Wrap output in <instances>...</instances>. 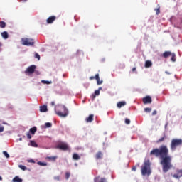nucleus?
Instances as JSON below:
<instances>
[{"label":"nucleus","instance_id":"49530a36","mask_svg":"<svg viewBox=\"0 0 182 182\" xmlns=\"http://www.w3.org/2000/svg\"><path fill=\"white\" fill-rule=\"evenodd\" d=\"M26 1H28V0H20V1H21V2H26Z\"/></svg>","mask_w":182,"mask_h":182},{"label":"nucleus","instance_id":"09e8293b","mask_svg":"<svg viewBox=\"0 0 182 182\" xmlns=\"http://www.w3.org/2000/svg\"><path fill=\"white\" fill-rule=\"evenodd\" d=\"M0 181H2V176H0Z\"/></svg>","mask_w":182,"mask_h":182},{"label":"nucleus","instance_id":"a18cd8bd","mask_svg":"<svg viewBox=\"0 0 182 182\" xmlns=\"http://www.w3.org/2000/svg\"><path fill=\"white\" fill-rule=\"evenodd\" d=\"M132 170H133V171H136V170H137V168H136V166H134V167L132 168Z\"/></svg>","mask_w":182,"mask_h":182},{"label":"nucleus","instance_id":"0eeeda50","mask_svg":"<svg viewBox=\"0 0 182 182\" xmlns=\"http://www.w3.org/2000/svg\"><path fill=\"white\" fill-rule=\"evenodd\" d=\"M35 69H36V65H32L26 69V70L25 71V73H28V75H32V73L35 72Z\"/></svg>","mask_w":182,"mask_h":182},{"label":"nucleus","instance_id":"5701e85b","mask_svg":"<svg viewBox=\"0 0 182 182\" xmlns=\"http://www.w3.org/2000/svg\"><path fill=\"white\" fill-rule=\"evenodd\" d=\"M36 127H33V128L30 129V133H31V134H35V133H36Z\"/></svg>","mask_w":182,"mask_h":182},{"label":"nucleus","instance_id":"72a5a7b5","mask_svg":"<svg viewBox=\"0 0 182 182\" xmlns=\"http://www.w3.org/2000/svg\"><path fill=\"white\" fill-rule=\"evenodd\" d=\"M144 112H146V113H150V112H151V108H145Z\"/></svg>","mask_w":182,"mask_h":182},{"label":"nucleus","instance_id":"6e6552de","mask_svg":"<svg viewBox=\"0 0 182 182\" xmlns=\"http://www.w3.org/2000/svg\"><path fill=\"white\" fill-rule=\"evenodd\" d=\"M182 177V169H177L176 173L173 175V178L180 179Z\"/></svg>","mask_w":182,"mask_h":182},{"label":"nucleus","instance_id":"58836bf2","mask_svg":"<svg viewBox=\"0 0 182 182\" xmlns=\"http://www.w3.org/2000/svg\"><path fill=\"white\" fill-rule=\"evenodd\" d=\"M54 180H57V181H59V180H60V176H55Z\"/></svg>","mask_w":182,"mask_h":182},{"label":"nucleus","instance_id":"a211bd4d","mask_svg":"<svg viewBox=\"0 0 182 182\" xmlns=\"http://www.w3.org/2000/svg\"><path fill=\"white\" fill-rule=\"evenodd\" d=\"M1 35L4 39H8V38H9V35L8 34V32H6V31L2 32L1 33Z\"/></svg>","mask_w":182,"mask_h":182},{"label":"nucleus","instance_id":"7c9ffc66","mask_svg":"<svg viewBox=\"0 0 182 182\" xmlns=\"http://www.w3.org/2000/svg\"><path fill=\"white\" fill-rule=\"evenodd\" d=\"M3 154L5 156V157H6V159H9V155L8 154V152L6 151H3Z\"/></svg>","mask_w":182,"mask_h":182},{"label":"nucleus","instance_id":"2eb2a0df","mask_svg":"<svg viewBox=\"0 0 182 182\" xmlns=\"http://www.w3.org/2000/svg\"><path fill=\"white\" fill-rule=\"evenodd\" d=\"M40 112H41V113H45L46 112H48V106H46V105L41 106Z\"/></svg>","mask_w":182,"mask_h":182},{"label":"nucleus","instance_id":"a878e982","mask_svg":"<svg viewBox=\"0 0 182 182\" xmlns=\"http://www.w3.org/2000/svg\"><path fill=\"white\" fill-rule=\"evenodd\" d=\"M30 145L32 147H38V144H36V142H35V141H30Z\"/></svg>","mask_w":182,"mask_h":182},{"label":"nucleus","instance_id":"39448f33","mask_svg":"<svg viewBox=\"0 0 182 182\" xmlns=\"http://www.w3.org/2000/svg\"><path fill=\"white\" fill-rule=\"evenodd\" d=\"M21 43L24 46H33L35 41L32 38H24L21 39Z\"/></svg>","mask_w":182,"mask_h":182},{"label":"nucleus","instance_id":"7ed1b4c3","mask_svg":"<svg viewBox=\"0 0 182 182\" xmlns=\"http://www.w3.org/2000/svg\"><path fill=\"white\" fill-rule=\"evenodd\" d=\"M142 176H150L151 171H150V161H146L144 163V166L141 167Z\"/></svg>","mask_w":182,"mask_h":182},{"label":"nucleus","instance_id":"e433bc0d","mask_svg":"<svg viewBox=\"0 0 182 182\" xmlns=\"http://www.w3.org/2000/svg\"><path fill=\"white\" fill-rule=\"evenodd\" d=\"M38 166H46V163H43V162H41V161H38Z\"/></svg>","mask_w":182,"mask_h":182},{"label":"nucleus","instance_id":"4c0bfd02","mask_svg":"<svg viewBox=\"0 0 182 182\" xmlns=\"http://www.w3.org/2000/svg\"><path fill=\"white\" fill-rule=\"evenodd\" d=\"M125 123H126V124H130V119H125Z\"/></svg>","mask_w":182,"mask_h":182},{"label":"nucleus","instance_id":"6ab92c4d","mask_svg":"<svg viewBox=\"0 0 182 182\" xmlns=\"http://www.w3.org/2000/svg\"><path fill=\"white\" fill-rule=\"evenodd\" d=\"M102 157H103V154L101 151L97 152L95 155V159H97V160H100Z\"/></svg>","mask_w":182,"mask_h":182},{"label":"nucleus","instance_id":"2f4dec72","mask_svg":"<svg viewBox=\"0 0 182 182\" xmlns=\"http://www.w3.org/2000/svg\"><path fill=\"white\" fill-rule=\"evenodd\" d=\"M69 177H70V172H66L65 173V178H66V180H68Z\"/></svg>","mask_w":182,"mask_h":182},{"label":"nucleus","instance_id":"c03bdc74","mask_svg":"<svg viewBox=\"0 0 182 182\" xmlns=\"http://www.w3.org/2000/svg\"><path fill=\"white\" fill-rule=\"evenodd\" d=\"M137 69V68L134 67L132 70V72H136V70Z\"/></svg>","mask_w":182,"mask_h":182},{"label":"nucleus","instance_id":"20e7f679","mask_svg":"<svg viewBox=\"0 0 182 182\" xmlns=\"http://www.w3.org/2000/svg\"><path fill=\"white\" fill-rule=\"evenodd\" d=\"M182 146V139H173L171 142V150L174 151L176 150L177 147Z\"/></svg>","mask_w":182,"mask_h":182},{"label":"nucleus","instance_id":"bb28decb","mask_svg":"<svg viewBox=\"0 0 182 182\" xmlns=\"http://www.w3.org/2000/svg\"><path fill=\"white\" fill-rule=\"evenodd\" d=\"M158 7L156 9H154V11L156 12V15H159L160 14V5L158 4Z\"/></svg>","mask_w":182,"mask_h":182},{"label":"nucleus","instance_id":"de8ad7c7","mask_svg":"<svg viewBox=\"0 0 182 182\" xmlns=\"http://www.w3.org/2000/svg\"><path fill=\"white\" fill-rule=\"evenodd\" d=\"M52 106H55V102H51Z\"/></svg>","mask_w":182,"mask_h":182},{"label":"nucleus","instance_id":"f03ea898","mask_svg":"<svg viewBox=\"0 0 182 182\" xmlns=\"http://www.w3.org/2000/svg\"><path fill=\"white\" fill-rule=\"evenodd\" d=\"M55 112L57 116L60 117H66L69 114V110L65 105H58L55 107Z\"/></svg>","mask_w":182,"mask_h":182},{"label":"nucleus","instance_id":"cd10ccee","mask_svg":"<svg viewBox=\"0 0 182 182\" xmlns=\"http://www.w3.org/2000/svg\"><path fill=\"white\" fill-rule=\"evenodd\" d=\"M100 90H102V87H100L98 90H96L95 91V95L99 96V95H100Z\"/></svg>","mask_w":182,"mask_h":182},{"label":"nucleus","instance_id":"4468645a","mask_svg":"<svg viewBox=\"0 0 182 182\" xmlns=\"http://www.w3.org/2000/svg\"><path fill=\"white\" fill-rule=\"evenodd\" d=\"M171 51H165L163 54L162 56L163 58H165V59H167V58L171 56Z\"/></svg>","mask_w":182,"mask_h":182},{"label":"nucleus","instance_id":"412c9836","mask_svg":"<svg viewBox=\"0 0 182 182\" xmlns=\"http://www.w3.org/2000/svg\"><path fill=\"white\" fill-rule=\"evenodd\" d=\"M47 159L49 160V161H56L58 156H48Z\"/></svg>","mask_w":182,"mask_h":182},{"label":"nucleus","instance_id":"ea45409f","mask_svg":"<svg viewBox=\"0 0 182 182\" xmlns=\"http://www.w3.org/2000/svg\"><path fill=\"white\" fill-rule=\"evenodd\" d=\"M4 126H0V133L4 132Z\"/></svg>","mask_w":182,"mask_h":182},{"label":"nucleus","instance_id":"ddd939ff","mask_svg":"<svg viewBox=\"0 0 182 182\" xmlns=\"http://www.w3.org/2000/svg\"><path fill=\"white\" fill-rule=\"evenodd\" d=\"M167 139V135H166V134H164V136L162 137H161L159 139H158L156 141V143L159 144L160 143H163V141H164V140H166Z\"/></svg>","mask_w":182,"mask_h":182},{"label":"nucleus","instance_id":"c756f323","mask_svg":"<svg viewBox=\"0 0 182 182\" xmlns=\"http://www.w3.org/2000/svg\"><path fill=\"white\" fill-rule=\"evenodd\" d=\"M18 167H19V168H21V170H23V171H25V170L27 169L26 166H25L23 165H19Z\"/></svg>","mask_w":182,"mask_h":182},{"label":"nucleus","instance_id":"603ef678","mask_svg":"<svg viewBox=\"0 0 182 182\" xmlns=\"http://www.w3.org/2000/svg\"><path fill=\"white\" fill-rule=\"evenodd\" d=\"M165 127H167V124L165 125Z\"/></svg>","mask_w":182,"mask_h":182},{"label":"nucleus","instance_id":"37998d69","mask_svg":"<svg viewBox=\"0 0 182 182\" xmlns=\"http://www.w3.org/2000/svg\"><path fill=\"white\" fill-rule=\"evenodd\" d=\"M94 79H96V76L90 77V80H93Z\"/></svg>","mask_w":182,"mask_h":182},{"label":"nucleus","instance_id":"3c124183","mask_svg":"<svg viewBox=\"0 0 182 182\" xmlns=\"http://www.w3.org/2000/svg\"><path fill=\"white\" fill-rule=\"evenodd\" d=\"M19 140H20V141H22V138H20Z\"/></svg>","mask_w":182,"mask_h":182},{"label":"nucleus","instance_id":"f3484780","mask_svg":"<svg viewBox=\"0 0 182 182\" xmlns=\"http://www.w3.org/2000/svg\"><path fill=\"white\" fill-rule=\"evenodd\" d=\"M95 80H97V85H102V83H103V80H100V77H99V74L95 75Z\"/></svg>","mask_w":182,"mask_h":182},{"label":"nucleus","instance_id":"423d86ee","mask_svg":"<svg viewBox=\"0 0 182 182\" xmlns=\"http://www.w3.org/2000/svg\"><path fill=\"white\" fill-rule=\"evenodd\" d=\"M60 150H63V151H68V150H70L69 148V145L66 143H61L57 146Z\"/></svg>","mask_w":182,"mask_h":182},{"label":"nucleus","instance_id":"c85d7f7f","mask_svg":"<svg viewBox=\"0 0 182 182\" xmlns=\"http://www.w3.org/2000/svg\"><path fill=\"white\" fill-rule=\"evenodd\" d=\"M171 56H172L171 58V60H172V62H176V54L171 53Z\"/></svg>","mask_w":182,"mask_h":182},{"label":"nucleus","instance_id":"f704fd0d","mask_svg":"<svg viewBox=\"0 0 182 182\" xmlns=\"http://www.w3.org/2000/svg\"><path fill=\"white\" fill-rule=\"evenodd\" d=\"M45 127H52V123L47 122V123H46Z\"/></svg>","mask_w":182,"mask_h":182},{"label":"nucleus","instance_id":"a19ab883","mask_svg":"<svg viewBox=\"0 0 182 182\" xmlns=\"http://www.w3.org/2000/svg\"><path fill=\"white\" fill-rule=\"evenodd\" d=\"M26 136H27L28 139H32V136L31 135L30 133H28V134H26Z\"/></svg>","mask_w":182,"mask_h":182},{"label":"nucleus","instance_id":"8fccbe9b","mask_svg":"<svg viewBox=\"0 0 182 182\" xmlns=\"http://www.w3.org/2000/svg\"><path fill=\"white\" fill-rule=\"evenodd\" d=\"M2 46V43L0 42V48Z\"/></svg>","mask_w":182,"mask_h":182},{"label":"nucleus","instance_id":"f257e3e1","mask_svg":"<svg viewBox=\"0 0 182 182\" xmlns=\"http://www.w3.org/2000/svg\"><path fill=\"white\" fill-rule=\"evenodd\" d=\"M168 148L166 145H161L159 148L154 149L150 152V156H154L160 159V163L162 165V171L164 173H167L168 170L173 168V164H171L173 159L168 155Z\"/></svg>","mask_w":182,"mask_h":182},{"label":"nucleus","instance_id":"b1692460","mask_svg":"<svg viewBox=\"0 0 182 182\" xmlns=\"http://www.w3.org/2000/svg\"><path fill=\"white\" fill-rule=\"evenodd\" d=\"M13 182H22V179L18 178V176H16L12 180Z\"/></svg>","mask_w":182,"mask_h":182},{"label":"nucleus","instance_id":"f8f14e48","mask_svg":"<svg viewBox=\"0 0 182 182\" xmlns=\"http://www.w3.org/2000/svg\"><path fill=\"white\" fill-rule=\"evenodd\" d=\"M94 182H107L105 178L96 177L94 179Z\"/></svg>","mask_w":182,"mask_h":182},{"label":"nucleus","instance_id":"aec40b11","mask_svg":"<svg viewBox=\"0 0 182 182\" xmlns=\"http://www.w3.org/2000/svg\"><path fill=\"white\" fill-rule=\"evenodd\" d=\"M153 66V63L150 60H146L145 62V68H151Z\"/></svg>","mask_w":182,"mask_h":182},{"label":"nucleus","instance_id":"9d476101","mask_svg":"<svg viewBox=\"0 0 182 182\" xmlns=\"http://www.w3.org/2000/svg\"><path fill=\"white\" fill-rule=\"evenodd\" d=\"M55 21H56V16H50L48 18H47V23L48 24L53 23Z\"/></svg>","mask_w":182,"mask_h":182},{"label":"nucleus","instance_id":"4be33fe9","mask_svg":"<svg viewBox=\"0 0 182 182\" xmlns=\"http://www.w3.org/2000/svg\"><path fill=\"white\" fill-rule=\"evenodd\" d=\"M73 160H80V156L77 154H73Z\"/></svg>","mask_w":182,"mask_h":182},{"label":"nucleus","instance_id":"393cba45","mask_svg":"<svg viewBox=\"0 0 182 182\" xmlns=\"http://www.w3.org/2000/svg\"><path fill=\"white\" fill-rule=\"evenodd\" d=\"M6 27V23H5L4 21H0V28H1V29H4V28Z\"/></svg>","mask_w":182,"mask_h":182},{"label":"nucleus","instance_id":"c9c22d12","mask_svg":"<svg viewBox=\"0 0 182 182\" xmlns=\"http://www.w3.org/2000/svg\"><path fill=\"white\" fill-rule=\"evenodd\" d=\"M41 82L44 83L45 85H50V82L46 80H42Z\"/></svg>","mask_w":182,"mask_h":182},{"label":"nucleus","instance_id":"1a4fd4ad","mask_svg":"<svg viewBox=\"0 0 182 182\" xmlns=\"http://www.w3.org/2000/svg\"><path fill=\"white\" fill-rule=\"evenodd\" d=\"M142 102L144 105H149L152 102L151 97L146 96L145 97L143 98Z\"/></svg>","mask_w":182,"mask_h":182},{"label":"nucleus","instance_id":"9b49d317","mask_svg":"<svg viewBox=\"0 0 182 182\" xmlns=\"http://www.w3.org/2000/svg\"><path fill=\"white\" fill-rule=\"evenodd\" d=\"M94 117H95V115H93V114H90L89 117L85 119L86 122L92 123V122H93L94 120Z\"/></svg>","mask_w":182,"mask_h":182},{"label":"nucleus","instance_id":"79ce46f5","mask_svg":"<svg viewBox=\"0 0 182 182\" xmlns=\"http://www.w3.org/2000/svg\"><path fill=\"white\" fill-rule=\"evenodd\" d=\"M156 114H157V111L154 110L152 112V116H156Z\"/></svg>","mask_w":182,"mask_h":182},{"label":"nucleus","instance_id":"dca6fc26","mask_svg":"<svg viewBox=\"0 0 182 182\" xmlns=\"http://www.w3.org/2000/svg\"><path fill=\"white\" fill-rule=\"evenodd\" d=\"M117 106L119 109L123 107V106H126V101H120L117 104Z\"/></svg>","mask_w":182,"mask_h":182},{"label":"nucleus","instance_id":"473e14b6","mask_svg":"<svg viewBox=\"0 0 182 182\" xmlns=\"http://www.w3.org/2000/svg\"><path fill=\"white\" fill-rule=\"evenodd\" d=\"M35 58H36V59H38V60H41V55H39V54L36 53Z\"/></svg>","mask_w":182,"mask_h":182}]
</instances>
